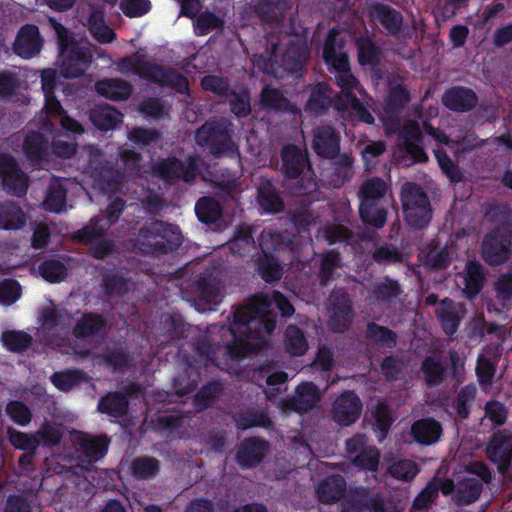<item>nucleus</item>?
<instances>
[{"label":"nucleus","instance_id":"nucleus-1","mask_svg":"<svg viewBox=\"0 0 512 512\" xmlns=\"http://www.w3.org/2000/svg\"><path fill=\"white\" fill-rule=\"evenodd\" d=\"M241 306L233 312V321L219 327L222 336H230L231 341L223 345L224 353L232 361H241L250 355H257L267 344L266 336L258 323L252 322L249 311Z\"/></svg>","mask_w":512,"mask_h":512},{"label":"nucleus","instance_id":"nucleus-2","mask_svg":"<svg viewBox=\"0 0 512 512\" xmlns=\"http://www.w3.org/2000/svg\"><path fill=\"white\" fill-rule=\"evenodd\" d=\"M117 69L122 74H133L160 87L171 88L178 94H190L188 78L174 67L125 56L117 62Z\"/></svg>","mask_w":512,"mask_h":512},{"label":"nucleus","instance_id":"nucleus-3","mask_svg":"<svg viewBox=\"0 0 512 512\" xmlns=\"http://www.w3.org/2000/svg\"><path fill=\"white\" fill-rule=\"evenodd\" d=\"M182 240L178 225L152 219L139 229L134 239V248L144 256H160L177 250Z\"/></svg>","mask_w":512,"mask_h":512},{"label":"nucleus","instance_id":"nucleus-4","mask_svg":"<svg viewBox=\"0 0 512 512\" xmlns=\"http://www.w3.org/2000/svg\"><path fill=\"white\" fill-rule=\"evenodd\" d=\"M281 172L286 187L297 196L310 194L316 187L308 152L295 144L284 145L280 152Z\"/></svg>","mask_w":512,"mask_h":512},{"label":"nucleus","instance_id":"nucleus-5","mask_svg":"<svg viewBox=\"0 0 512 512\" xmlns=\"http://www.w3.org/2000/svg\"><path fill=\"white\" fill-rule=\"evenodd\" d=\"M233 124L227 119H209L195 131L197 146L207 151L213 159L239 157L238 145L233 140Z\"/></svg>","mask_w":512,"mask_h":512},{"label":"nucleus","instance_id":"nucleus-6","mask_svg":"<svg viewBox=\"0 0 512 512\" xmlns=\"http://www.w3.org/2000/svg\"><path fill=\"white\" fill-rule=\"evenodd\" d=\"M61 59V73L66 78H76L89 68L93 54L87 43L77 41L62 24L52 21Z\"/></svg>","mask_w":512,"mask_h":512},{"label":"nucleus","instance_id":"nucleus-7","mask_svg":"<svg viewBox=\"0 0 512 512\" xmlns=\"http://www.w3.org/2000/svg\"><path fill=\"white\" fill-rule=\"evenodd\" d=\"M273 304L280 311L282 317L289 318L295 312L289 299L277 290L272 291L271 294H255L245 306L241 307L249 311V315L252 317V324L258 323L262 331L270 335L276 327V318L271 311Z\"/></svg>","mask_w":512,"mask_h":512},{"label":"nucleus","instance_id":"nucleus-8","mask_svg":"<svg viewBox=\"0 0 512 512\" xmlns=\"http://www.w3.org/2000/svg\"><path fill=\"white\" fill-rule=\"evenodd\" d=\"M400 201L404 220L412 230H423L429 226L433 209L424 189L415 182L407 181L401 186Z\"/></svg>","mask_w":512,"mask_h":512},{"label":"nucleus","instance_id":"nucleus-9","mask_svg":"<svg viewBox=\"0 0 512 512\" xmlns=\"http://www.w3.org/2000/svg\"><path fill=\"white\" fill-rule=\"evenodd\" d=\"M480 255L490 267L507 263L512 255L511 231L498 227L486 233L481 241Z\"/></svg>","mask_w":512,"mask_h":512},{"label":"nucleus","instance_id":"nucleus-10","mask_svg":"<svg viewBox=\"0 0 512 512\" xmlns=\"http://www.w3.org/2000/svg\"><path fill=\"white\" fill-rule=\"evenodd\" d=\"M126 206L125 200L116 197L108 204L104 216H95L90 222L73 234L78 243L88 245L93 240L102 237L112 225L118 222Z\"/></svg>","mask_w":512,"mask_h":512},{"label":"nucleus","instance_id":"nucleus-11","mask_svg":"<svg viewBox=\"0 0 512 512\" xmlns=\"http://www.w3.org/2000/svg\"><path fill=\"white\" fill-rule=\"evenodd\" d=\"M154 173L167 182L181 180L192 184L197 178L199 169L193 156H188L185 161L177 157H167L155 164Z\"/></svg>","mask_w":512,"mask_h":512},{"label":"nucleus","instance_id":"nucleus-12","mask_svg":"<svg viewBox=\"0 0 512 512\" xmlns=\"http://www.w3.org/2000/svg\"><path fill=\"white\" fill-rule=\"evenodd\" d=\"M0 180L9 195L24 197L28 191V177L9 152H0Z\"/></svg>","mask_w":512,"mask_h":512},{"label":"nucleus","instance_id":"nucleus-13","mask_svg":"<svg viewBox=\"0 0 512 512\" xmlns=\"http://www.w3.org/2000/svg\"><path fill=\"white\" fill-rule=\"evenodd\" d=\"M411 99L410 92L403 85H395L385 100L382 121L388 134H394L400 128V114Z\"/></svg>","mask_w":512,"mask_h":512},{"label":"nucleus","instance_id":"nucleus-14","mask_svg":"<svg viewBox=\"0 0 512 512\" xmlns=\"http://www.w3.org/2000/svg\"><path fill=\"white\" fill-rule=\"evenodd\" d=\"M340 144L341 134L334 126L320 124L313 127L311 147L318 157L335 159L339 156Z\"/></svg>","mask_w":512,"mask_h":512},{"label":"nucleus","instance_id":"nucleus-15","mask_svg":"<svg viewBox=\"0 0 512 512\" xmlns=\"http://www.w3.org/2000/svg\"><path fill=\"white\" fill-rule=\"evenodd\" d=\"M486 455L497 465L498 472L504 475L512 460V433L506 429L493 433L486 447Z\"/></svg>","mask_w":512,"mask_h":512},{"label":"nucleus","instance_id":"nucleus-16","mask_svg":"<svg viewBox=\"0 0 512 512\" xmlns=\"http://www.w3.org/2000/svg\"><path fill=\"white\" fill-rule=\"evenodd\" d=\"M342 97L338 95L328 84L321 82L314 86L306 103V110L315 115H324L330 108L337 111H345Z\"/></svg>","mask_w":512,"mask_h":512},{"label":"nucleus","instance_id":"nucleus-17","mask_svg":"<svg viewBox=\"0 0 512 512\" xmlns=\"http://www.w3.org/2000/svg\"><path fill=\"white\" fill-rule=\"evenodd\" d=\"M362 408L359 396L352 390H346L335 399L332 418L341 426H350L360 418Z\"/></svg>","mask_w":512,"mask_h":512},{"label":"nucleus","instance_id":"nucleus-18","mask_svg":"<svg viewBox=\"0 0 512 512\" xmlns=\"http://www.w3.org/2000/svg\"><path fill=\"white\" fill-rule=\"evenodd\" d=\"M270 450V443L261 437L243 439L236 452V462L242 469L257 467Z\"/></svg>","mask_w":512,"mask_h":512},{"label":"nucleus","instance_id":"nucleus-19","mask_svg":"<svg viewBox=\"0 0 512 512\" xmlns=\"http://www.w3.org/2000/svg\"><path fill=\"white\" fill-rule=\"evenodd\" d=\"M140 387L137 383H130L125 387V393L114 391L108 392L100 398L97 410L113 418L125 416L129 408V396L138 392Z\"/></svg>","mask_w":512,"mask_h":512},{"label":"nucleus","instance_id":"nucleus-20","mask_svg":"<svg viewBox=\"0 0 512 512\" xmlns=\"http://www.w3.org/2000/svg\"><path fill=\"white\" fill-rule=\"evenodd\" d=\"M369 15L383 29L387 36L398 37L404 26V18L400 11L392 6L377 2L370 8Z\"/></svg>","mask_w":512,"mask_h":512},{"label":"nucleus","instance_id":"nucleus-21","mask_svg":"<svg viewBox=\"0 0 512 512\" xmlns=\"http://www.w3.org/2000/svg\"><path fill=\"white\" fill-rule=\"evenodd\" d=\"M352 302L347 293H338L331 302L328 327L334 333L346 332L353 320Z\"/></svg>","mask_w":512,"mask_h":512},{"label":"nucleus","instance_id":"nucleus-22","mask_svg":"<svg viewBox=\"0 0 512 512\" xmlns=\"http://www.w3.org/2000/svg\"><path fill=\"white\" fill-rule=\"evenodd\" d=\"M43 42L38 26L28 23L18 30L13 50L21 58L30 59L40 53Z\"/></svg>","mask_w":512,"mask_h":512},{"label":"nucleus","instance_id":"nucleus-23","mask_svg":"<svg viewBox=\"0 0 512 512\" xmlns=\"http://www.w3.org/2000/svg\"><path fill=\"white\" fill-rule=\"evenodd\" d=\"M465 312L462 303L448 297L439 302L435 311L443 332L450 337L458 331Z\"/></svg>","mask_w":512,"mask_h":512},{"label":"nucleus","instance_id":"nucleus-24","mask_svg":"<svg viewBox=\"0 0 512 512\" xmlns=\"http://www.w3.org/2000/svg\"><path fill=\"white\" fill-rule=\"evenodd\" d=\"M478 103L477 94L468 87L453 86L442 95V104L454 112H469Z\"/></svg>","mask_w":512,"mask_h":512},{"label":"nucleus","instance_id":"nucleus-25","mask_svg":"<svg viewBox=\"0 0 512 512\" xmlns=\"http://www.w3.org/2000/svg\"><path fill=\"white\" fill-rule=\"evenodd\" d=\"M347 482L340 474H333L322 479L316 486L317 499L322 504H335L344 498Z\"/></svg>","mask_w":512,"mask_h":512},{"label":"nucleus","instance_id":"nucleus-26","mask_svg":"<svg viewBox=\"0 0 512 512\" xmlns=\"http://www.w3.org/2000/svg\"><path fill=\"white\" fill-rule=\"evenodd\" d=\"M107 330V321L103 315L97 312H84L75 323L72 333L77 339H87L104 335Z\"/></svg>","mask_w":512,"mask_h":512},{"label":"nucleus","instance_id":"nucleus-27","mask_svg":"<svg viewBox=\"0 0 512 512\" xmlns=\"http://www.w3.org/2000/svg\"><path fill=\"white\" fill-rule=\"evenodd\" d=\"M403 293L398 280L386 275L372 284L368 294L373 303L389 305L394 303Z\"/></svg>","mask_w":512,"mask_h":512},{"label":"nucleus","instance_id":"nucleus-28","mask_svg":"<svg viewBox=\"0 0 512 512\" xmlns=\"http://www.w3.org/2000/svg\"><path fill=\"white\" fill-rule=\"evenodd\" d=\"M502 350L501 344H491L485 348V356L479 355L476 375L481 385H490L493 382Z\"/></svg>","mask_w":512,"mask_h":512},{"label":"nucleus","instance_id":"nucleus-29","mask_svg":"<svg viewBox=\"0 0 512 512\" xmlns=\"http://www.w3.org/2000/svg\"><path fill=\"white\" fill-rule=\"evenodd\" d=\"M320 400L318 387L313 382H302L296 387L294 396L287 406L298 413H305L316 406Z\"/></svg>","mask_w":512,"mask_h":512},{"label":"nucleus","instance_id":"nucleus-30","mask_svg":"<svg viewBox=\"0 0 512 512\" xmlns=\"http://www.w3.org/2000/svg\"><path fill=\"white\" fill-rule=\"evenodd\" d=\"M337 31L332 29L325 40L322 57L325 63L335 70V74H343L351 71L348 55L338 52L336 43Z\"/></svg>","mask_w":512,"mask_h":512},{"label":"nucleus","instance_id":"nucleus-31","mask_svg":"<svg viewBox=\"0 0 512 512\" xmlns=\"http://www.w3.org/2000/svg\"><path fill=\"white\" fill-rule=\"evenodd\" d=\"M257 202L261 214H278L285 204L271 180L262 181L257 188Z\"/></svg>","mask_w":512,"mask_h":512},{"label":"nucleus","instance_id":"nucleus-32","mask_svg":"<svg viewBox=\"0 0 512 512\" xmlns=\"http://www.w3.org/2000/svg\"><path fill=\"white\" fill-rule=\"evenodd\" d=\"M486 273L484 266L476 259L468 260L465 265L463 294L473 300L484 288Z\"/></svg>","mask_w":512,"mask_h":512},{"label":"nucleus","instance_id":"nucleus-33","mask_svg":"<svg viewBox=\"0 0 512 512\" xmlns=\"http://www.w3.org/2000/svg\"><path fill=\"white\" fill-rule=\"evenodd\" d=\"M443 433L442 425L432 417H424L413 422L411 435L421 445H432L439 441Z\"/></svg>","mask_w":512,"mask_h":512},{"label":"nucleus","instance_id":"nucleus-34","mask_svg":"<svg viewBox=\"0 0 512 512\" xmlns=\"http://www.w3.org/2000/svg\"><path fill=\"white\" fill-rule=\"evenodd\" d=\"M309 57V49L305 42L290 41L281 55V66L289 73L302 71Z\"/></svg>","mask_w":512,"mask_h":512},{"label":"nucleus","instance_id":"nucleus-35","mask_svg":"<svg viewBox=\"0 0 512 512\" xmlns=\"http://www.w3.org/2000/svg\"><path fill=\"white\" fill-rule=\"evenodd\" d=\"M77 444L78 450L90 462H96L106 456L110 445V438L106 434L97 436L82 434L78 438Z\"/></svg>","mask_w":512,"mask_h":512},{"label":"nucleus","instance_id":"nucleus-36","mask_svg":"<svg viewBox=\"0 0 512 512\" xmlns=\"http://www.w3.org/2000/svg\"><path fill=\"white\" fill-rule=\"evenodd\" d=\"M87 28L99 43L108 44L116 38L115 32L106 24L104 11L100 7L92 6L90 8Z\"/></svg>","mask_w":512,"mask_h":512},{"label":"nucleus","instance_id":"nucleus-37","mask_svg":"<svg viewBox=\"0 0 512 512\" xmlns=\"http://www.w3.org/2000/svg\"><path fill=\"white\" fill-rule=\"evenodd\" d=\"M96 91L103 97L113 101H124L130 98L133 87L126 80L108 78L95 84Z\"/></svg>","mask_w":512,"mask_h":512},{"label":"nucleus","instance_id":"nucleus-38","mask_svg":"<svg viewBox=\"0 0 512 512\" xmlns=\"http://www.w3.org/2000/svg\"><path fill=\"white\" fill-rule=\"evenodd\" d=\"M483 490L482 482L475 477H458V487L453 495L454 502L459 506H466L476 502Z\"/></svg>","mask_w":512,"mask_h":512},{"label":"nucleus","instance_id":"nucleus-39","mask_svg":"<svg viewBox=\"0 0 512 512\" xmlns=\"http://www.w3.org/2000/svg\"><path fill=\"white\" fill-rule=\"evenodd\" d=\"M49 150L48 138L38 131H29L23 141V153L30 161L46 159Z\"/></svg>","mask_w":512,"mask_h":512},{"label":"nucleus","instance_id":"nucleus-40","mask_svg":"<svg viewBox=\"0 0 512 512\" xmlns=\"http://www.w3.org/2000/svg\"><path fill=\"white\" fill-rule=\"evenodd\" d=\"M195 214L199 222L211 225L218 222L223 214L220 202L212 196H202L195 203Z\"/></svg>","mask_w":512,"mask_h":512},{"label":"nucleus","instance_id":"nucleus-41","mask_svg":"<svg viewBox=\"0 0 512 512\" xmlns=\"http://www.w3.org/2000/svg\"><path fill=\"white\" fill-rule=\"evenodd\" d=\"M420 370L428 388L441 385L445 380L447 371L446 366L437 356H426L421 362Z\"/></svg>","mask_w":512,"mask_h":512},{"label":"nucleus","instance_id":"nucleus-42","mask_svg":"<svg viewBox=\"0 0 512 512\" xmlns=\"http://www.w3.org/2000/svg\"><path fill=\"white\" fill-rule=\"evenodd\" d=\"M255 262L256 270L265 282L273 283L282 278L283 269L274 254L262 249Z\"/></svg>","mask_w":512,"mask_h":512},{"label":"nucleus","instance_id":"nucleus-43","mask_svg":"<svg viewBox=\"0 0 512 512\" xmlns=\"http://www.w3.org/2000/svg\"><path fill=\"white\" fill-rule=\"evenodd\" d=\"M235 425L238 430H247L250 428L272 429L273 421L263 410L255 408L248 409L234 417Z\"/></svg>","mask_w":512,"mask_h":512},{"label":"nucleus","instance_id":"nucleus-44","mask_svg":"<svg viewBox=\"0 0 512 512\" xmlns=\"http://www.w3.org/2000/svg\"><path fill=\"white\" fill-rule=\"evenodd\" d=\"M199 299L206 304H215L220 296V281L212 273H201L195 281Z\"/></svg>","mask_w":512,"mask_h":512},{"label":"nucleus","instance_id":"nucleus-45","mask_svg":"<svg viewBox=\"0 0 512 512\" xmlns=\"http://www.w3.org/2000/svg\"><path fill=\"white\" fill-rule=\"evenodd\" d=\"M26 224V215L22 208L12 201L0 203V228L17 230Z\"/></svg>","mask_w":512,"mask_h":512},{"label":"nucleus","instance_id":"nucleus-46","mask_svg":"<svg viewBox=\"0 0 512 512\" xmlns=\"http://www.w3.org/2000/svg\"><path fill=\"white\" fill-rule=\"evenodd\" d=\"M123 114L109 106H97L90 112L92 124L100 131L115 129L122 122Z\"/></svg>","mask_w":512,"mask_h":512},{"label":"nucleus","instance_id":"nucleus-47","mask_svg":"<svg viewBox=\"0 0 512 512\" xmlns=\"http://www.w3.org/2000/svg\"><path fill=\"white\" fill-rule=\"evenodd\" d=\"M254 248L253 228L246 224L239 225L229 242L231 253L239 257H246Z\"/></svg>","mask_w":512,"mask_h":512},{"label":"nucleus","instance_id":"nucleus-48","mask_svg":"<svg viewBox=\"0 0 512 512\" xmlns=\"http://www.w3.org/2000/svg\"><path fill=\"white\" fill-rule=\"evenodd\" d=\"M358 62L361 66H376L382 56L380 47L369 36H360L355 40Z\"/></svg>","mask_w":512,"mask_h":512},{"label":"nucleus","instance_id":"nucleus-49","mask_svg":"<svg viewBox=\"0 0 512 512\" xmlns=\"http://www.w3.org/2000/svg\"><path fill=\"white\" fill-rule=\"evenodd\" d=\"M160 468L161 463L157 458L139 456L132 460L130 472L136 480H151L159 474Z\"/></svg>","mask_w":512,"mask_h":512},{"label":"nucleus","instance_id":"nucleus-50","mask_svg":"<svg viewBox=\"0 0 512 512\" xmlns=\"http://www.w3.org/2000/svg\"><path fill=\"white\" fill-rule=\"evenodd\" d=\"M99 365L111 369L113 372H122L131 366V357L122 348L107 350L95 356Z\"/></svg>","mask_w":512,"mask_h":512},{"label":"nucleus","instance_id":"nucleus-51","mask_svg":"<svg viewBox=\"0 0 512 512\" xmlns=\"http://www.w3.org/2000/svg\"><path fill=\"white\" fill-rule=\"evenodd\" d=\"M333 160L330 183L334 188H340L352 178L354 160L346 153L339 154Z\"/></svg>","mask_w":512,"mask_h":512},{"label":"nucleus","instance_id":"nucleus-52","mask_svg":"<svg viewBox=\"0 0 512 512\" xmlns=\"http://www.w3.org/2000/svg\"><path fill=\"white\" fill-rule=\"evenodd\" d=\"M335 83L340 88L339 96L342 97L344 104L352 101V98L365 96L366 92L360 85L359 80L351 73V71L343 74H335Z\"/></svg>","mask_w":512,"mask_h":512},{"label":"nucleus","instance_id":"nucleus-53","mask_svg":"<svg viewBox=\"0 0 512 512\" xmlns=\"http://www.w3.org/2000/svg\"><path fill=\"white\" fill-rule=\"evenodd\" d=\"M365 338L382 347L392 349L397 345V334L386 326L369 322L366 326Z\"/></svg>","mask_w":512,"mask_h":512},{"label":"nucleus","instance_id":"nucleus-54","mask_svg":"<svg viewBox=\"0 0 512 512\" xmlns=\"http://www.w3.org/2000/svg\"><path fill=\"white\" fill-rule=\"evenodd\" d=\"M286 351L292 356H302L308 350V342L304 332L294 324L287 326L284 333Z\"/></svg>","mask_w":512,"mask_h":512},{"label":"nucleus","instance_id":"nucleus-55","mask_svg":"<svg viewBox=\"0 0 512 512\" xmlns=\"http://www.w3.org/2000/svg\"><path fill=\"white\" fill-rule=\"evenodd\" d=\"M66 199L67 188L61 181L54 180L49 185L43 207L48 212L60 213L66 205Z\"/></svg>","mask_w":512,"mask_h":512},{"label":"nucleus","instance_id":"nucleus-56","mask_svg":"<svg viewBox=\"0 0 512 512\" xmlns=\"http://www.w3.org/2000/svg\"><path fill=\"white\" fill-rule=\"evenodd\" d=\"M38 272L45 281L52 284L60 283L68 276L67 266L56 258L44 259L38 265Z\"/></svg>","mask_w":512,"mask_h":512},{"label":"nucleus","instance_id":"nucleus-57","mask_svg":"<svg viewBox=\"0 0 512 512\" xmlns=\"http://www.w3.org/2000/svg\"><path fill=\"white\" fill-rule=\"evenodd\" d=\"M101 287L106 295L121 297L128 291V281L121 272L107 270L102 273Z\"/></svg>","mask_w":512,"mask_h":512},{"label":"nucleus","instance_id":"nucleus-58","mask_svg":"<svg viewBox=\"0 0 512 512\" xmlns=\"http://www.w3.org/2000/svg\"><path fill=\"white\" fill-rule=\"evenodd\" d=\"M359 215L362 222L374 228H382L387 220V211L378 202L360 203Z\"/></svg>","mask_w":512,"mask_h":512},{"label":"nucleus","instance_id":"nucleus-59","mask_svg":"<svg viewBox=\"0 0 512 512\" xmlns=\"http://www.w3.org/2000/svg\"><path fill=\"white\" fill-rule=\"evenodd\" d=\"M476 394L477 388L473 383L467 384L459 390L453 402V408L459 419L465 420L469 417Z\"/></svg>","mask_w":512,"mask_h":512},{"label":"nucleus","instance_id":"nucleus-60","mask_svg":"<svg viewBox=\"0 0 512 512\" xmlns=\"http://www.w3.org/2000/svg\"><path fill=\"white\" fill-rule=\"evenodd\" d=\"M340 267L341 255L337 250L331 249L323 252L318 273L320 284L327 285L333 279L335 270Z\"/></svg>","mask_w":512,"mask_h":512},{"label":"nucleus","instance_id":"nucleus-61","mask_svg":"<svg viewBox=\"0 0 512 512\" xmlns=\"http://www.w3.org/2000/svg\"><path fill=\"white\" fill-rule=\"evenodd\" d=\"M223 392V385L217 380H212L204 384L194 395L193 402L195 407L202 411L211 406Z\"/></svg>","mask_w":512,"mask_h":512},{"label":"nucleus","instance_id":"nucleus-62","mask_svg":"<svg viewBox=\"0 0 512 512\" xmlns=\"http://www.w3.org/2000/svg\"><path fill=\"white\" fill-rule=\"evenodd\" d=\"M260 101L266 109L276 112H285L290 108V101L285 97L283 92L270 86H265L262 89Z\"/></svg>","mask_w":512,"mask_h":512},{"label":"nucleus","instance_id":"nucleus-63","mask_svg":"<svg viewBox=\"0 0 512 512\" xmlns=\"http://www.w3.org/2000/svg\"><path fill=\"white\" fill-rule=\"evenodd\" d=\"M4 347L13 353H23L32 344V337L24 331L6 330L1 334Z\"/></svg>","mask_w":512,"mask_h":512},{"label":"nucleus","instance_id":"nucleus-64","mask_svg":"<svg viewBox=\"0 0 512 512\" xmlns=\"http://www.w3.org/2000/svg\"><path fill=\"white\" fill-rule=\"evenodd\" d=\"M387 191L386 183L379 177L366 180L360 187V203L377 202L384 197Z\"/></svg>","mask_w":512,"mask_h":512}]
</instances>
